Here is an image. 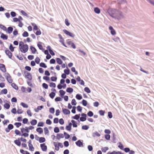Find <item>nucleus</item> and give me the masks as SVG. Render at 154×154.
I'll list each match as a JSON object with an SVG mask.
<instances>
[{
	"mask_svg": "<svg viewBox=\"0 0 154 154\" xmlns=\"http://www.w3.org/2000/svg\"><path fill=\"white\" fill-rule=\"evenodd\" d=\"M52 122L49 119H48L46 121V123L48 125H50L51 124Z\"/></svg>",
	"mask_w": 154,
	"mask_h": 154,
	"instance_id": "0e129e2a",
	"label": "nucleus"
},
{
	"mask_svg": "<svg viewBox=\"0 0 154 154\" xmlns=\"http://www.w3.org/2000/svg\"><path fill=\"white\" fill-rule=\"evenodd\" d=\"M44 131H45V134H46L49 133V131L48 129V128L47 127H45L44 128Z\"/></svg>",
	"mask_w": 154,
	"mask_h": 154,
	"instance_id": "052dcab7",
	"label": "nucleus"
},
{
	"mask_svg": "<svg viewBox=\"0 0 154 154\" xmlns=\"http://www.w3.org/2000/svg\"><path fill=\"white\" fill-rule=\"evenodd\" d=\"M63 31L66 35L69 36L70 37H74L75 36V35H74L73 33L70 32H69L66 29H63Z\"/></svg>",
	"mask_w": 154,
	"mask_h": 154,
	"instance_id": "f03ea898",
	"label": "nucleus"
},
{
	"mask_svg": "<svg viewBox=\"0 0 154 154\" xmlns=\"http://www.w3.org/2000/svg\"><path fill=\"white\" fill-rule=\"evenodd\" d=\"M109 148L108 147H105L102 148L101 150L103 152H106V151Z\"/></svg>",
	"mask_w": 154,
	"mask_h": 154,
	"instance_id": "2f4dec72",
	"label": "nucleus"
},
{
	"mask_svg": "<svg viewBox=\"0 0 154 154\" xmlns=\"http://www.w3.org/2000/svg\"><path fill=\"white\" fill-rule=\"evenodd\" d=\"M75 143L76 145L79 147H81V146L83 145V143L81 142L80 140H79L76 142Z\"/></svg>",
	"mask_w": 154,
	"mask_h": 154,
	"instance_id": "dca6fc26",
	"label": "nucleus"
},
{
	"mask_svg": "<svg viewBox=\"0 0 154 154\" xmlns=\"http://www.w3.org/2000/svg\"><path fill=\"white\" fill-rule=\"evenodd\" d=\"M1 37L4 40H7L8 38V36L7 35L2 33L1 35Z\"/></svg>",
	"mask_w": 154,
	"mask_h": 154,
	"instance_id": "f8f14e48",
	"label": "nucleus"
},
{
	"mask_svg": "<svg viewBox=\"0 0 154 154\" xmlns=\"http://www.w3.org/2000/svg\"><path fill=\"white\" fill-rule=\"evenodd\" d=\"M76 98L79 100H80L82 99V96L79 94H77L76 96Z\"/></svg>",
	"mask_w": 154,
	"mask_h": 154,
	"instance_id": "c756f323",
	"label": "nucleus"
},
{
	"mask_svg": "<svg viewBox=\"0 0 154 154\" xmlns=\"http://www.w3.org/2000/svg\"><path fill=\"white\" fill-rule=\"evenodd\" d=\"M14 143L17 146H20L21 145V142L20 141L19 138H18V140H15L14 141Z\"/></svg>",
	"mask_w": 154,
	"mask_h": 154,
	"instance_id": "f3484780",
	"label": "nucleus"
},
{
	"mask_svg": "<svg viewBox=\"0 0 154 154\" xmlns=\"http://www.w3.org/2000/svg\"><path fill=\"white\" fill-rule=\"evenodd\" d=\"M42 86L44 88L46 89H48V85L45 83H43L42 84Z\"/></svg>",
	"mask_w": 154,
	"mask_h": 154,
	"instance_id": "4d7b16f0",
	"label": "nucleus"
},
{
	"mask_svg": "<svg viewBox=\"0 0 154 154\" xmlns=\"http://www.w3.org/2000/svg\"><path fill=\"white\" fill-rule=\"evenodd\" d=\"M49 112L51 113H54V108H50Z\"/></svg>",
	"mask_w": 154,
	"mask_h": 154,
	"instance_id": "3c124183",
	"label": "nucleus"
},
{
	"mask_svg": "<svg viewBox=\"0 0 154 154\" xmlns=\"http://www.w3.org/2000/svg\"><path fill=\"white\" fill-rule=\"evenodd\" d=\"M4 107L6 109H9V108H10V105L8 104V103H5L4 105Z\"/></svg>",
	"mask_w": 154,
	"mask_h": 154,
	"instance_id": "f704fd0d",
	"label": "nucleus"
},
{
	"mask_svg": "<svg viewBox=\"0 0 154 154\" xmlns=\"http://www.w3.org/2000/svg\"><path fill=\"white\" fill-rule=\"evenodd\" d=\"M34 57L33 55H29L28 56V58L29 60H32L34 59Z\"/></svg>",
	"mask_w": 154,
	"mask_h": 154,
	"instance_id": "774afa93",
	"label": "nucleus"
},
{
	"mask_svg": "<svg viewBox=\"0 0 154 154\" xmlns=\"http://www.w3.org/2000/svg\"><path fill=\"white\" fill-rule=\"evenodd\" d=\"M11 86L15 90H18V86L16 85L14 83H13L11 85Z\"/></svg>",
	"mask_w": 154,
	"mask_h": 154,
	"instance_id": "c85d7f7f",
	"label": "nucleus"
},
{
	"mask_svg": "<svg viewBox=\"0 0 154 154\" xmlns=\"http://www.w3.org/2000/svg\"><path fill=\"white\" fill-rule=\"evenodd\" d=\"M15 47H14L12 44H10L9 46V49L12 52L14 51V48Z\"/></svg>",
	"mask_w": 154,
	"mask_h": 154,
	"instance_id": "a18cd8bd",
	"label": "nucleus"
},
{
	"mask_svg": "<svg viewBox=\"0 0 154 154\" xmlns=\"http://www.w3.org/2000/svg\"><path fill=\"white\" fill-rule=\"evenodd\" d=\"M39 65L40 66L44 68H46L47 67L45 63H41Z\"/></svg>",
	"mask_w": 154,
	"mask_h": 154,
	"instance_id": "e433bc0d",
	"label": "nucleus"
},
{
	"mask_svg": "<svg viewBox=\"0 0 154 154\" xmlns=\"http://www.w3.org/2000/svg\"><path fill=\"white\" fill-rule=\"evenodd\" d=\"M44 125V123L42 122H39L37 125L38 127H42Z\"/></svg>",
	"mask_w": 154,
	"mask_h": 154,
	"instance_id": "e2e57ef3",
	"label": "nucleus"
},
{
	"mask_svg": "<svg viewBox=\"0 0 154 154\" xmlns=\"http://www.w3.org/2000/svg\"><path fill=\"white\" fill-rule=\"evenodd\" d=\"M20 152L23 154H30L29 152L26 151H25L23 149H20Z\"/></svg>",
	"mask_w": 154,
	"mask_h": 154,
	"instance_id": "bb28decb",
	"label": "nucleus"
},
{
	"mask_svg": "<svg viewBox=\"0 0 154 154\" xmlns=\"http://www.w3.org/2000/svg\"><path fill=\"white\" fill-rule=\"evenodd\" d=\"M82 117L80 118V120L81 121L83 122L85 121L86 120V117L87 115L84 113L81 114Z\"/></svg>",
	"mask_w": 154,
	"mask_h": 154,
	"instance_id": "20e7f679",
	"label": "nucleus"
},
{
	"mask_svg": "<svg viewBox=\"0 0 154 154\" xmlns=\"http://www.w3.org/2000/svg\"><path fill=\"white\" fill-rule=\"evenodd\" d=\"M71 122L72 123V126L73 127H77V125L76 123V122L74 120H71Z\"/></svg>",
	"mask_w": 154,
	"mask_h": 154,
	"instance_id": "72a5a7b5",
	"label": "nucleus"
},
{
	"mask_svg": "<svg viewBox=\"0 0 154 154\" xmlns=\"http://www.w3.org/2000/svg\"><path fill=\"white\" fill-rule=\"evenodd\" d=\"M80 114H76L74 116L72 117V118L73 119L78 120L80 118Z\"/></svg>",
	"mask_w": 154,
	"mask_h": 154,
	"instance_id": "5701e85b",
	"label": "nucleus"
},
{
	"mask_svg": "<svg viewBox=\"0 0 154 154\" xmlns=\"http://www.w3.org/2000/svg\"><path fill=\"white\" fill-rule=\"evenodd\" d=\"M0 69L1 71L4 72L6 71V69L5 68V65L2 64H0Z\"/></svg>",
	"mask_w": 154,
	"mask_h": 154,
	"instance_id": "0eeeda50",
	"label": "nucleus"
},
{
	"mask_svg": "<svg viewBox=\"0 0 154 154\" xmlns=\"http://www.w3.org/2000/svg\"><path fill=\"white\" fill-rule=\"evenodd\" d=\"M36 131L40 134H41L43 132V130L41 128H38L36 129Z\"/></svg>",
	"mask_w": 154,
	"mask_h": 154,
	"instance_id": "aec40b11",
	"label": "nucleus"
},
{
	"mask_svg": "<svg viewBox=\"0 0 154 154\" xmlns=\"http://www.w3.org/2000/svg\"><path fill=\"white\" fill-rule=\"evenodd\" d=\"M14 125L18 128L21 125V123L20 122H16Z\"/></svg>",
	"mask_w": 154,
	"mask_h": 154,
	"instance_id": "79ce46f5",
	"label": "nucleus"
},
{
	"mask_svg": "<svg viewBox=\"0 0 154 154\" xmlns=\"http://www.w3.org/2000/svg\"><path fill=\"white\" fill-rule=\"evenodd\" d=\"M64 134L65 136V138L66 139H68L69 138L70 135L68 134H67L66 132H64Z\"/></svg>",
	"mask_w": 154,
	"mask_h": 154,
	"instance_id": "37998d69",
	"label": "nucleus"
},
{
	"mask_svg": "<svg viewBox=\"0 0 154 154\" xmlns=\"http://www.w3.org/2000/svg\"><path fill=\"white\" fill-rule=\"evenodd\" d=\"M56 61L57 63L59 64H61L62 63V61L59 58H56Z\"/></svg>",
	"mask_w": 154,
	"mask_h": 154,
	"instance_id": "a878e982",
	"label": "nucleus"
},
{
	"mask_svg": "<svg viewBox=\"0 0 154 154\" xmlns=\"http://www.w3.org/2000/svg\"><path fill=\"white\" fill-rule=\"evenodd\" d=\"M40 147L42 150L43 151L45 152L47 149V146L45 145V143H43L40 144Z\"/></svg>",
	"mask_w": 154,
	"mask_h": 154,
	"instance_id": "39448f33",
	"label": "nucleus"
},
{
	"mask_svg": "<svg viewBox=\"0 0 154 154\" xmlns=\"http://www.w3.org/2000/svg\"><path fill=\"white\" fill-rule=\"evenodd\" d=\"M8 129L11 130L14 128V126L12 124H9L8 126Z\"/></svg>",
	"mask_w": 154,
	"mask_h": 154,
	"instance_id": "49530a36",
	"label": "nucleus"
},
{
	"mask_svg": "<svg viewBox=\"0 0 154 154\" xmlns=\"http://www.w3.org/2000/svg\"><path fill=\"white\" fill-rule=\"evenodd\" d=\"M109 29L110 30L111 33L112 35H114L116 34L115 31L112 26H110L109 27Z\"/></svg>",
	"mask_w": 154,
	"mask_h": 154,
	"instance_id": "6e6552de",
	"label": "nucleus"
},
{
	"mask_svg": "<svg viewBox=\"0 0 154 154\" xmlns=\"http://www.w3.org/2000/svg\"><path fill=\"white\" fill-rule=\"evenodd\" d=\"M62 111L65 115H68L70 113V111L66 109L62 108Z\"/></svg>",
	"mask_w": 154,
	"mask_h": 154,
	"instance_id": "423d86ee",
	"label": "nucleus"
},
{
	"mask_svg": "<svg viewBox=\"0 0 154 154\" xmlns=\"http://www.w3.org/2000/svg\"><path fill=\"white\" fill-rule=\"evenodd\" d=\"M85 91L88 93H89L91 92V91L89 88L87 87H86L84 88Z\"/></svg>",
	"mask_w": 154,
	"mask_h": 154,
	"instance_id": "c9c22d12",
	"label": "nucleus"
},
{
	"mask_svg": "<svg viewBox=\"0 0 154 154\" xmlns=\"http://www.w3.org/2000/svg\"><path fill=\"white\" fill-rule=\"evenodd\" d=\"M105 137L106 140H109L110 139V135L109 134H106L105 136Z\"/></svg>",
	"mask_w": 154,
	"mask_h": 154,
	"instance_id": "8fccbe9b",
	"label": "nucleus"
},
{
	"mask_svg": "<svg viewBox=\"0 0 154 154\" xmlns=\"http://www.w3.org/2000/svg\"><path fill=\"white\" fill-rule=\"evenodd\" d=\"M0 28L4 31L6 30V27L2 24H0Z\"/></svg>",
	"mask_w": 154,
	"mask_h": 154,
	"instance_id": "c03bdc74",
	"label": "nucleus"
},
{
	"mask_svg": "<svg viewBox=\"0 0 154 154\" xmlns=\"http://www.w3.org/2000/svg\"><path fill=\"white\" fill-rule=\"evenodd\" d=\"M57 78L56 77L52 76L51 78V80L53 82L56 81L57 80Z\"/></svg>",
	"mask_w": 154,
	"mask_h": 154,
	"instance_id": "680f3d73",
	"label": "nucleus"
},
{
	"mask_svg": "<svg viewBox=\"0 0 154 154\" xmlns=\"http://www.w3.org/2000/svg\"><path fill=\"white\" fill-rule=\"evenodd\" d=\"M21 105L24 108H27L28 107V105L24 103H21Z\"/></svg>",
	"mask_w": 154,
	"mask_h": 154,
	"instance_id": "5fc2aeb1",
	"label": "nucleus"
},
{
	"mask_svg": "<svg viewBox=\"0 0 154 154\" xmlns=\"http://www.w3.org/2000/svg\"><path fill=\"white\" fill-rule=\"evenodd\" d=\"M60 94L61 96H63L65 94V92L63 90H60L59 91Z\"/></svg>",
	"mask_w": 154,
	"mask_h": 154,
	"instance_id": "4c0bfd02",
	"label": "nucleus"
},
{
	"mask_svg": "<svg viewBox=\"0 0 154 154\" xmlns=\"http://www.w3.org/2000/svg\"><path fill=\"white\" fill-rule=\"evenodd\" d=\"M82 128L83 130H87L89 128V127L87 125H83Z\"/></svg>",
	"mask_w": 154,
	"mask_h": 154,
	"instance_id": "473e14b6",
	"label": "nucleus"
},
{
	"mask_svg": "<svg viewBox=\"0 0 154 154\" xmlns=\"http://www.w3.org/2000/svg\"><path fill=\"white\" fill-rule=\"evenodd\" d=\"M108 116L110 119H111L112 117V115L111 112H108Z\"/></svg>",
	"mask_w": 154,
	"mask_h": 154,
	"instance_id": "338daca9",
	"label": "nucleus"
},
{
	"mask_svg": "<svg viewBox=\"0 0 154 154\" xmlns=\"http://www.w3.org/2000/svg\"><path fill=\"white\" fill-rule=\"evenodd\" d=\"M45 141V138L43 137H41L39 138V142L40 143H43Z\"/></svg>",
	"mask_w": 154,
	"mask_h": 154,
	"instance_id": "cd10ccee",
	"label": "nucleus"
},
{
	"mask_svg": "<svg viewBox=\"0 0 154 154\" xmlns=\"http://www.w3.org/2000/svg\"><path fill=\"white\" fill-rule=\"evenodd\" d=\"M21 131L22 133H23L24 132H26L27 133H29V128L28 127H25V128H21Z\"/></svg>",
	"mask_w": 154,
	"mask_h": 154,
	"instance_id": "9d476101",
	"label": "nucleus"
},
{
	"mask_svg": "<svg viewBox=\"0 0 154 154\" xmlns=\"http://www.w3.org/2000/svg\"><path fill=\"white\" fill-rule=\"evenodd\" d=\"M26 77L30 80H31L32 79V77L31 74L30 73L28 72L26 73Z\"/></svg>",
	"mask_w": 154,
	"mask_h": 154,
	"instance_id": "9b49d317",
	"label": "nucleus"
},
{
	"mask_svg": "<svg viewBox=\"0 0 154 154\" xmlns=\"http://www.w3.org/2000/svg\"><path fill=\"white\" fill-rule=\"evenodd\" d=\"M44 107V106H38L37 107V109H35L34 110L36 112H38L39 111V110H41L42 109H43Z\"/></svg>",
	"mask_w": 154,
	"mask_h": 154,
	"instance_id": "4468645a",
	"label": "nucleus"
},
{
	"mask_svg": "<svg viewBox=\"0 0 154 154\" xmlns=\"http://www.w3.org/2000/svg\"><path fill=\"white\" fill-rule=\"evenodd\" d=\"M13 29L12 27H8V28L7 31V32L9 34H11L12 32Z\"/></svg>",
	"mask_w": 154,
	"mask_h": 154,
	"instance_id": "ddd939ff",
	"label": "nucleus"
},
{
	"mask_svg": "<svg viewBox=\"0 0 154 154\" xmlns=\"http://www.w3.org/2000/svg\"><path fill=\"white\" fill-rule=\"evenodd\" d=\"M5 75L6 77V79L8 82L10 83L12 82V80L11 79V77L9 74L6 73Z\"/></svg>",
	"mask_w": 154,
	"mask_h": 154,
	"instance_id": "7ed1b4c3",
	"label": "nucleus"
},
{
	"mask_svg": "<svg viewBox=\"0 0 154 154\" xmlns=\"http://www.w3.org/2000/svg\"><path fill=\"white\" fill-rule=\"evenodd\" d=\"M82 103L83 106H86L87 105V101L85 100H83L82 101Z\"/></svg>",
	"mask_w": 154,
	"mask_h": 154,
	"instance_id": "603ef678",
	"label": "nucleus"
},
{
	"mask_svg": "<svg viewBox=\"0 0 154 154\" xmlns=\"http://www.w3.org/2000/svg\"><path fill=\"white\" fill-rule=\"evenodd\" d=\"M19 48L20 51L22 52L25 53L28 49V46L27 44L24 45L22 42H20L19 44Z\"/></svg>",
	"mask_w": 154,
	"mask_h": 154,
	"instance_id": "f257e3e1",
	"label": "nucleus"
},
{
	"mask_svg": "<svg viewBox=\"0 0 154 154\" xmlns=\"http://www.w3.org/2000/svg\"><path fill=\"white\" fill-rule=\"evenodd\" d=\"M49 86L51 87H53V88H55L56 87V84L53 82L51 83L50 84Z\"/></svg>",
	"mask_w": 154,
	"mask_h": 154,
	"instance_id": "09e8293b",
	"label": "nucleus"
},
{
	"mask_svg": "<svg viewBox=\"0 0 154 154\" xmlns=\"http://www.w3.org/2000/svg\"><path fill=\"white\" fill-rule=\"evenodd\" d=\"M7 90L6 89H4L3 90H2L1 92L2 93H3L4 94H6L7 93Z\"/></svg>",
	"mask_w": 154,
	"mask_h": 154,
	"instance_id": "864d4df0",
	"label": "nucleus"
},
{
	"mask_svg": "<svg viewBox=\"0 0 154 154\" xmlns=\"http://www.w3.org/2000/svg\"><path fill=\"white\" fill-rule=\"evenodd\" d=\"M5 53L6 54L8 57L9 58H11L12 56V54L9 50H5Z\"/></svg>",
	"mask_w": 154,
	"mask_h": 154,
	"instance_id": "1a4fd4ad",
	"label": "nucleus"
},
{
	"mask_svg": "<svg viewBox=\"0 0 154 154\" xmlns=\"http://www.w3.org/2000/svg\"><path fill=\"white\" fill-rule=\"evenodd\" d=\"M99 113L101 116H103L104 115L105 112L102 110H100L99 111Z\"/></svg>",
	"mask_w": 154,
	"mask_h": 154,
	"instance_id": "69168bd1",
	"label": "nucleus"
},
{
	"mask_svg": "<svg viewBox=\"0 0 154 154\" xmlns=\"http://www.w3.org/2000/svg\"><path fill=\"white\" fill-rule=\"evenodd\" d=\"M59 123L61 125H63L64 123V120L63 119H60L59 120Z\"/></svg>",
	"mask_w": 154,
	"mask_h": 154,
	"instance_id": "13d9d810",
	"label": "nucleus"
},
{
	"mask_svg": "<svg viewBox=\"0 0 154 154\" xmlns=\"http://www.w3.org/2000/svg\"><path fill=\"white\" fill-rule=\"evenodd\" d=\"M63 143L64 146L65 147H68L69 145V143L68 141H64Z\"/></svg>",
	"mask_w": 154,
	"mask_h": 154,
	"instance_id": "bf43d9fd",
	"label": "nucleus"
},
{
	"mask_svg": "<svg viewBox=\"0 0 154 154\" xmlns=\"http://www.w3.org/2000/svg\"><path fill=\"white\" fill-rule=\"evenodd\" d=\"M23 36L24 37H27L29 35V34L27 32L25 31L22 34Z\"/></svg>",
	"mask_w": 154,
	"mask_h": 154,
	"instance_id": "58836bf2",
	"label": "nucleus"
},
{
	"mask_svg": "<svg viewBox=\"0 0 154 154\" xmlns=\"http://www.w3.org/2000/svg\"><path fill=\"white\" fill-rule=\"evenodd\" d=\"M40 59L38 57H36V58H35V62L37 64L39 63L40 62Z\"/></svg>",
	"mask_w": 154,
	"mask_h": 154,
	"instance_id": "a19ab883",
	"label": "nucleus"
},
{
	"mask_svg": "<svg viewBox=\"0 0 154 154\" xmlns=\"http://www.w3.org/2000/svg\"><path fill=\"white\" fill-rule=\"evenodd\" d=\"M66 91L67 92L71 93L73 91V89L72 88H68L66 90Z\"/></svg>",
	"mask_w": 154,
	"mask_h": 154,
	"instance_id": "b1692460",
	"label": "nucleus"
},
{
	"mask_svg": "<svg viewBox=\"0 0 154 154\" xmlns=\"http://www.w3.org/2000/svg\"><path fill=\"white\" fill-rule=\"evenodd\" d=\"M67 69H65L64 70V74L66 75H68L69 74L70 70L68 68L66 67Z\"/></svg>",
	"mask_w": 154,
	"mask_h": 154,
	"instance_id": "4be33fe9",
	"label": "nucleus"
},
{
	"mask_svg": "<svg viewBox=\"0 0 154 154\" xmlns=\"http://www.w3.org/2000/svg\"><path fill=\"white\" fill-rule=\"evenodd\" d=\"M49 95L51 98L53 99L55 95V93L54 92H52Z\"/></svg>",
	"mask_w": 154,
	"mask_h": 154,
	"instance_id": "7c9ffc66",
	"label": "nucleus"
},
{
	"mask_svg": "<svg viewBox=\"0 0 154 154\" xmlns=\"http://www.w3.org/2000/svg\"><path fill=\"white\" fill-rule=\"evenodd\" d=\"M31 124L32 125H34L36 124L37 123V120L35 119L32 120L30 122Z\"/></svg>",
	"mask_w": 154,
	"mask_h": 154,
	"instance_id": "393cba45",
	"label": "nucleus"
},
{
	"mask_svg": "<svg viewBox=\"0 0 154 154\" xmlns=\"http://www.w3.org/2000/svg\"><path fill=\"white\" fill-rule=\"evenodd\" d=\"M93 114V112L91 111H89L87 113V115L88 116L90 117L92 116Z\"/></svg>",
	"mask_w": 154,
	"mask_h": 154,
	"instance_id": "ea45409f",
	"label": "nucleus"
},
{
	"mask_svg": "<svg viewBox=\"0 0 154 154\" xmlns=\"http://www.w3.org/2000/svg\"><path fill=\"white\" fill-rule=\"evenodd\" d=\"M54 131L55 133H58L59 132L60 130L59 128L57 127H56L54 128Z\"/></svg>",
	"mask_w": 154,
	"mask_h": 154,
	"instance_id": "de8ad7c7",
	"label": "nucleus"
},
{
	"mask_svg": "<svg viewBox=\"0 0 154 154\" xmlns=\"http://www.w3.org/2000/svg\"><path fill=\"white\" fill-rule=\"evenodd\" d=\"M53 144L55 147V149L57 151L59 150V147L57 143L56 142H54Z\"/></svg>",
	"mask_w": 154,
	"mask_h": 154,
	"instance_id": "2eb2a0df",
	"label": "nucleus"
},
{
	"mask_svg": "<svg viewBox=\"0 0 154 154\" xmlns=\"http://www.w3.org/2000/svg\"><path fill=\"white\" fill-rule=\"evenodd\" d=\"M30 48L31 50L32 53L34 54L35 53V52L36 51V50L35 48H34L32 46H30Z\"/></svg>",
	"mask_w": 154,
	"mask_h": 154,
	"instance_id": "a211bd4d",
	"label": "nucleus"
},
{
	"mask_svg": "<svg viewBox=\"0 0 154 154\" xmlns=\"http://www.w3.org/2000/svg\"><path fill=\"white\" fill-rule=\"evenodd\" d=\"M71 104L72 105L75 106L76 105V103L75 99H73L71 101Z\"/></svg>",
	"mask_w": 154,
	"mask_h": 154,
	"instance_id": "6e6d98bb",
	"label": "nucleus"
},
{
	"mask_svg": "<svg viewBox=\"0 0 154 154\" xmlns=\"http://www.w3.org/2000/svg\"><path fill=\"white\" fill-rule=\"evenodd\" d=\"M64 136L63 135V134H57V139L59 140L60 138H63Z\"/></svg>",
	"mask_w": 154,
	"mask_h": 154,
	"instance_id": "6ab92c4d",
	"label": "nucleus"
},
{
	"mask_svg": "<svg viewBox=\"0 0 154 154\" xmlns=\"http://www.w3.org/2000/svg\"><path fill=\"white\" fill-rule=\"evenodd\" d=\"M93 137H95L96 136H97L98 137H100V135L97 132L95 131L93 133Z\"/></svg>",
	"mask_w": 154,
	"mask_h": 154,
	"instance_id": "412c9836",
	"label": "nucleus"
}]
</instances>
